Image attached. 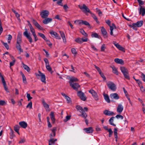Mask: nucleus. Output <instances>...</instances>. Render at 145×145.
<instances>
[{
    "label": "nucleus",
    "mask_w": 145,
    "mask_h": 145,
    "mask_svg": "<svg viewBox=\"0 0 145 145\" xmlns=\"http://www.w3.org/2000/svg\"><path fill=\"white\" fill-rule=\"evenodd\" d=\"M76 108L77 110L79 111L81 114H80V116L82 117L86 118L87 116V114L85 112L88 111V108L87 107H84L83 109L82 107L79 105H77L76 106Z\"/></svg>",
    "instance_id": "nucleus-1"
},
{
    "label": "nucleus",
    "mask_w": 145,
    "mask_h": 145,
    "mask_svg": "<svg viewBox=\"0 0 145 145\" xmlns=\"http://www.w3.org/2000/svg\"><path fill=\"white\" fill-rule=\"evenodd\" d=\"M143 24V22L142 20H140L138 21L136 23H134L132 25H130V27H133L135 30H137L135 27H140L142 26Z\"/></svg>",
    "instance_id": "nucleus-2"
},
{
    "label": "nucleus",
    "mask_w": 145,
    "mask_h": 145,
    "mask_svg": "<svg viewBox=\"0 0 145 145\" xmlns=\"http://www.w3.org/2000/svg\"><path fill=\"white\" fill-rule=\"evenodd\" d=\"M78 7L80 9H81L82 11L85 13H86L87 12L91 14H92L91 12L90 11L89 8L85 4H83L82 6L79 5Z\"/></svg>",
    "instance_id": "nucleus-3"
},
{
    "label": "nucleus",
    "mask_w": 145,
    "mask_h": 145,
    "mask_svg": "<svg viewBox=\"0 0 145 145\" xmlns=\"http://www.w3.org/2000/svg\"><path fill=\"white\" fill-rule=\"evenodd\" d=\"M108 88L111 90L115 91L116 89V87L115 84L113 82L109 81L107 83Z\"/></svg>",
    "instance_id": "nucleus-4"
},
{
    "label": "nucleus",
    "mask_w": 145,
    "mask_h": 145,
    "mask_svg": "<svg viewBox=\"0 0 145 145\" xmlns=\"http://www.w3.org/2000/svg\"><path fill=\"white\" fill-rule=\"evenodd\" d=\"M39 74L36 73V76L38 77H41L40 80L43 82L46 83V77L45 74L42 73L40 71H39Z\"/></svg>",
    "instance_id": "nucleus-5"
},
{
    "label": "nucleus",
    "mask_w": 145,
    "mask_h": 145,
    "mask_svg": "<svg viewBox=\"0 0 145 145\" xmlns=\"http://www.w3.org/2000/svg\"><path fill=\"white\" fill-rule=\"evenodd\" d=\"M88 39L85 37L82 38L79 37L77 38L75 40V41L78 43L81 44L84 42H86L88 41Z\"/></svg>",
    "instance_id": "nucleus-6"
},
{
    "label": "nucleus",
    "mask_w": 145,
    "mask_h": 145,
    "mask_svg": "<svg viewBox=\"0 0 145 145\" xmlns=\"http://www.w3.org/2000/svg\"><path fill=\"white\" fill-rule=\"evenodd\" d=\"M25 31L23 33L24 35L27 38L30 43H32L33 42V40L32 38L30 35V33H28V31L27 29H25Z\"/></svg>",
    "instance_id": "nucleus-7"
},
{
    "label": "nucleus",
    "mask_w": 145,
    "mask_h": 145,
    "mask_svg": "<svg viewBox=\"0 0 145 145\" xmlns=\"http://www.w3.org/2000/svg\"><path fill=\"white\" fill-rule=\"evenodd\" d=\"M77 95L80 97V99L83 101H85L86 97L84 93L81 91H78L77 93Z\"/></svg>",
    "instance_id": "nucleus-8"
},
{
    "label": "nucleus",
    "mask_w": 145,
    "mask_h": 145,
    "mask_svg": "<svg viewBox=\"0 0 145 145\" xmlns=\"http://www.w3.org/2000/svg\"><path fill=\"white\" fill-rule=\"evenodd\" d=\"M49 14V11L47 10H43L40 13V15L42 18H47Z\"/></svg>",
    "instance_id": "nucleus-9"
},
{
    "label": "nucleus",
    "mask_w": 145,
    "mask_h": 145,
    "mask_svg": "<svg viewBox=\"0 0 145 145\" xmlns=\"http://www.w3.org/2000/svg\"><path fill=\"white\" fill-rule=\"evenodd\" d=\"M89 92L92 95V96L96 101H97L98 100V95L96 92L94 90L91 89L89 90Z\"/></svg>",
    "instance_id": "nucleus-10"
},
{
    "label": "nucleus",
    "mask_w": 145,
    "mask_h": 145,
    "mask_svg": "<svg viewBox=\"0 0 145 145\" xmlns=\"http://www.w3.org/2000/svg\"><path fill=\"white\" fill-rule=\"evenodd\" d=\"M49 33L51 35L52 37H55L58 39H61L60 37L56 32L52 31L50 32Z\"/></svg>",
    "instance_id": "nucleus-11"
},
{
    "label": "nucleus",
    "mask_w": 145,
    "mask_h": 145,
    "mask_svg": "<svg viewBox=\"0 0 145 145\" xmlns=\"http://www.w3.org/2000/svg\"><path fill=\"white\" fill-rule=\"evenodd\" d=\"M70 85L74 90L77 91H78V88L80 87V86L79 84L76 83H74L72 84L71 83Z\"/></svg>",
    "instance_id": "nucleus-12"
},
{
    "label": "nucleus",
    "mask_w": 145,
    "mask_h": 145,
    "mask_svg": "<svg viewBox=\"0 0 145 145\" xmlns=\"http://www.w3.org/2000/svg\"><path fill=\"white\" fill-rule=\"evenodd\" d=\"M101 31L104 38H107L108 37V34L105 29L103 27H101Z\"/></svg>",
    "instance_id": "nucleus-13"
},
{
    "label": "nucleus",
    "mask_w": 145,
    "mask_h": 145,
    "mask_svg": "<svg viewBox=\"0 0 145 145\" xmlns=\"http://www.w3.org/2000/svg\"><path fill=\"white\" fill-rule=\"evenodd\" d=\"M33 23L36 27L39 29L41 30H44V29L39 25L36 20L34 19L33 20Z\"/></svg>",
    "instance_id": "nucleus-14"
},
{
    "label": "nucleus",
    "mask_w": 145,
    "mask_h": 145,
    "mask_svg": "<svg viewBox=\"0 0 145 145\" xmlns=\"http://www.w3.org/2000/svg\"><path fill=\"white\" fill-rule=\"evenodd\" d=\"M33 23L36 27L39 29L41 30H44V29L39 25L36 20L34 19L33 20Z\"/></svg>",
    "instance_id": "nucleus-15"
},
{
    "label": "nucleus",
    "mask_w": 145,
    "mask_h": 145,
    "mask_svg": "<svg viewBox=\"0 0 145 145\" xmlns=\"http://www.w3.org/2000/svg\"><path fill=\"white\" fill-rule=\"evenodd\" d=\"M110 97L112 99L118 100L120 98L118 94L116 93H111L110 95Z\"/></svg>",
    "instance_id": "nucleus-16"
},
{
    "label": "nucleus",
    "mask_w": 145,
    "mask_h": 145,
    "mask_svg": "<svg viewBox=\"0 0 145 145\" xmlns=\"http://www.w3.org/2000/svg\"><path fill=\"white\" fill-rule=\"evenodd\" d=\"M113 44L119 50L122 51L123 52H125V50L124 48L122 47L118 43H116V42L113 41Z\"/></svg>",
    "instance_id": "nucleus-17"
},
{
    "label": "nucleus",
    "mask_w": 145,
    "mask_h": 145,
    "mask_svg": "<svg viewBox=\"0 0 145 145\" xmlns=\"http://www.w3.org/2000/svg\"><path fill=\"white\" fill-rule=\"evenodd\" d=\"M42 101L43 106L46 109V110L47 111H50V108L49 107V105L46 103L44 99H42Z\"/></svg>",
    "instance_id": "nucleus-18"
},
{
    "label": "nucleus",
    "mask_w": 145,
    "mask_h": 145,
    "mask_svg": "<svg viewBox=\"0 0 145 145\" xmlns=\"http://www.w3.org/2000/svg\"><path fill=\"white\" fill-rule=\"evenodd\" d=\"M84 130L87 133H92L93 131V128L91 127L84 128Z\"/></svg>",
    "instance_id": "nucleus-19"
},
{
    "label": "nucleus",
    "mask_w": 145,
    "mask_h": 145,
    "mask_svg": "<svg viewBox=\"0 0 145 145\" xmlns=\"http://www.w3.org/2000/svg\"><path fill=\"white\" fill-rule=\"evenodd\" d=\"M123 107L122 105L120 104H119L117 108V111L120 114L121 113L123 110Z\"/></svg>",
    "instance_id": "nucleus-20"
},
{
    "label": "nucleus",
    "mask_w": 145,
    "mask_h": 145,
    "mask_svg": "<svg viewBox=\"0 0 145 145\" xmlns=\"http://www.w3.org/2000/svg\"><path fill=\"white\" fill-rule=\"evenodd\" d=\"M139 14H141L142 16H144L145 14V8H143L142 6H140V9H139Z\"/></svg>",
    "instance_id": "nucleus-21"
},
{
    "label": "nucleus",
    "mask_w": 145,
    "mask_h": 145,
    "mask_svg": "<svg viewBox=\"0 0 145 145\" xmlns=\"http://www.w3.org/2000/svg\"><path fill=\"white\" fill-rule=\"evenodd\" d=\"M22 35L21 33H19L17 36L16 44H21L22 42Z\"/></svg>",
    "instance_id": "nucleus-22"
},
{
    "label": "nucleus",
    "mask_w": 145,
    "mask_h": 145,
    "mask_svg": "<svg viewBox=\"0 0 145 145\" xmlns=\"http://www.w3.org/2000/svg\"><path fill=\"white\" fill-rule=\"evenodd\" d=\"M114 61L118 64H120L123 65L124 64V61L122 59L119 58H115L114 60Z\"/></svg>",
    "instance_id": "nucleus-23"
},
{
    "label": "nucleus",
    "mask_w": 145,
    "mask_h": 145,
    "mask_svg": "<svg viewBox=\"0 0 145 145\" xmlns=\"http://www.w3.org/2000/svg\"><path fill=\"white\" fill-rule=\"evenodd\" d=\"M19 125L22 128L25 129L27 126V123L24 121H20L19 123Z\"/></svg>",
    "instance_id": "nucleus-24"
},
{
    "label": "nucleus",
    "mask_w": 145,
    "mask_h": 145,
    "mask_svg": "<svg viewBox=\"0 0 145 145\" xmlns=\"http://www.w3.org/2000/svg\"><path fill=\"white\" fill-rule=\"evenodd\" d=\"M52 18H47L43 20V23L45 24H46L51 22L52 21Z\"/></svg>",
    "instance_id": "nucleus-25"
},
{
    "label": "nucleus",
    "mask_w": 145,
    "mask_h": 145,
    "mask_svg": "<svg viewBox=\"0 0 145 145\" xmlns=\"http://www.w3.org/2000/svg\"><path fill=\"white\" fill-rule=\"evenodd\" d=\"M103 113L105 115L108 116L112 115L114 114V113L113 112L110 111L106 110H105Z\"/></svg>",
    "instance_id": "nucleus-26"
},
{
    "label": "nucleus",
    "mask_w": 145,
    "mask_h": 145,
    "mask_svg": "<svg viewBox=\"0 0 145 145\" xmlns=\"http://www.w3.org/2000/svg\"><path fill=\"white\" fill-rule=\"evenodd\" d=\"M114 28H116V27L115 24H114L112 23V24L111 26H110V34L111 35H113V31L114 29Z\"/></svg>",
    "instance_id": "nucleus-27"
},
{
    "label": "nucleus",
    "mask_w": 145,
    "mask_h": 145,
    "mask_svg": "<svg viewBox=\"0 0 145 145\" xmlns=\"http://www.w3.org/2000/svg\"><path fill=\"white\" fill-rule=\"evenodd\" d=\"M16 48L19 52V53L21 54V52H23V50L21 48L20 44H16Z\"/></svg>",
    "instance_id": "nucleus-28"
},
{
    "label": "nucleus",
    "mask_w": 145,
    "mask_h": 145,
    "mask_svg": "<svg viewBox=\"0 0 145 145\" xmlns=\"http://www.w3.org/2000/svg\"><path fill=\"white\" fill-rule=\"evenodd\" d=\"M57 140V139H51L49 140V145H54L55 142Z\"/></svg>",
    "instance_id": "nucleus-29"
},
{
    "label": "nucleus",
    "mask_w": 145,
    "mask_h": 145,
    "mask_svg": "<svg viewBox=\"0 0 145 145\" xmlns=\"http://www.w3.org/2000/svg\"><path fill=\"white\" fill-rule=\"evenodd\" d=\"M20 73L22 76L23 82L25 84H27V82L25 76L22 72H21Z\"/></svg>",
    "instance_id": "nucleus-30"
},
{
    "label": "nucleus",
    "mask_w": 145,
    "mask_h": 145,
    "mask_svg": "<svg viewBox=\"0 0 145 145\" xmlns=\"http://www.w3.org/2000/svg\"><path fill=\"white\" fill-rule=\"evenodd\" d=\"M56 127H54L52 129V133H51L50 135V137H54L56 135Z\"/></svg>",
    "instance_id": "nucleus-31"
},
{
    "label": "nucleus",
    "mask_w": 145,
    "mask_h": 145,
    "mask_svg": "<svg viewBox=\"0 0 145 145\" xmlns=\"http://www.w3.org/2000/svg\"><path fill=\"white\" fill-rule=\"evenodd\" d=\"M104 99L108 103H109L110 102V100L109 99V97L108 95L106 94H104Z\"/></svg>",
    "instance_id": "nucleus-32"
},
{
    "label": "nucleus",
    "mask_w": 145,
    "mask_h": 145,
    "mask_svg": "<svg viewBox=\"0 0 145 145\" xmlns=\"http://www.w3.org/2000/svg\"><path fill=\"white\" fill-rule=\"evenodd\" d=\"M78 80L76 78L74 77H72L70 79V81L69 82L70 84L71 83L72 84L74 83V82H76L78 81Z\"/></svg>",
    "instance_id": "nucleus-33"
},
{
    "label": "nucleus",
    "mask_w": 145,
    "mask_h": 145,
    "mask_svg": "<svg viewBox=\"0 0 145 145\" xmlns=\"http://www.w3.org/2000/svg\"><path fill=\"white\" fill-rule=\"evenodd\" d=\"M20 128V126L18 125H15L14 127V130L19 135H20V133L19 132Z\"/></svg>",
    "instance_id": "nucleus-34"
},
{
    "label": "nucleus",
    "mask_w": 145,
    "mask_h": 145,
    "mask_svg": "<svg viewBox=\"0 0 145 145\" xmlns=\"http://www.w3.org/2000/svg\"><path fill=\"white\" fill-rule=\"evenodd\" d=\"M120 70L123 74L128 71L127 69L124 67H120Z\"/></svg>",
    "instance_id": "nucleus-35"
},
{
    "label": "nucleus",
    "mask_w": 145,
    "mask_h": 145,
    "mask_svg": "<svg viewBox=\"0 0 145 145\" xmlns=\"http://www.w3.org/2000/svg\"><path fill=\"white\" fill-rule=\"evenodd\" d=\"M124 77L127 80L130 79V77L129 74V72L128 71L127 72L123 74Z\"/></svg>",
    "instance_id": "nucleus-36"
},
{
    "label": "nucleus",
    "mask_w": 145,
    "mask_h": 145,
    "mask_svg": "<svg viewBox=\"0 0 145 145\" xmlns=\"http://www.w3.org/2000/svg\"><path fill=\"white\" fill-rule=\"evenodd\" d=\"M118 129L116 128H115L114 129V134L115 138L116 139H117L118 138Z\"/></svg>",
    "instance_id": "nucleus-37"
},
{
    "label": "nucleus",
    "mask_w": 145,
    "mask_h": 145,
    "mask_svg": "<svg viewBox=\"0 0 145 145\" xmlns=\"http://www.w3.org/2000/svg\"><path fill=\"white\" fill-rule=\"evenodd\" d=\"M38 35L41 38H42L44 40H46V38L45 37L44 35L42 33H38Z\"/></svg>",
    "instance_id": "nucleus-38"
},
{
    "label": "nucleus",
    "mask_w": 145,
    "mask_h": 145,
    "mask_svg": "<svg viewBox=\"0 0 145 145\" xmlns=\"http://www.w3.org/2000/svg\"><path fill=\"white\" fill-rule=\"evenodd\" d=\"M80 32L85 37H87L88 36V35L87 33H86L83 29H80Z\"/></svg>",
    "instance_id": "nucleus-39"
},
{
    "label": "nucleus",
    "mask_w": 145,
    "mask_h": 145,
    "mask_svg": "<svg viewBox=\"0 0 145 145\" xmlns=\"http://www.w3.org/2000/svg\"><path fill=\"white\" fill-rule=\"evenodd\" d=\"M23 67L24 69L26 70L28 72H29L30 71V69L27 65L24 64L23 65Z\"/></svg>",
    "instance_id": "nucleus-40"
},
{
    "label": "nucleus",
    "mask_w": 145,
    "mask_h": 145,
    "mask_svg": "<svg viewBox=\"0 0 145 145\" xmlns=\"http://www.w3.org/2000/svg\"><path fill=\"white\" fill-rule=\"evenodd\" d=\"M91 37H92V38L95 37V38H99V37L98 34H97L96 33H92V34H91Z\"/></svg>",
    "instance_id": "nucleus-41"
},
{
    "label": "nucleus",
    "mask_w": 145,
    "mask_h": 145,
    "mask_svg": "<svg viewBox=\"0 0 145 145\" xmlns=\"http://www.w3.org/2000/svg\"><path fill=\"white\" fill-rule=\"evenodd\" d=\"M113 72V73L115 74H116L118 75V71L116 69V68L114 67L112 68Z\"/></svg>",
    "instance_id": "nucleus-42"
},
{
    "label": "nucleus",
    "mask_w": 145,
    "mask_h": 145,
    "mask_svg": "<svg viewBox=\"0 0 145 145\" xmlns=\"http://www.w3.org/2000/svg\"><path fill=\"white\" fill-rule=\"evenodd\" d=\"M113 118H110V120H109V122L110 124V125L114 126H116V125L113 123Z\"/></svg>",
    "instance_id": "nucleus-43"
},
{
    "label": "nucleus",
    "mask_w": 145,
    "mask_h": 145,
    "mask_svg": "<svg viewBox=\"0 0 145 145\" xmlns=\"http://www.w3.org/2000/svg\"><path fill=\"white\" fill-rule=\"evenodd\" d=\"M137 1L139 3V5L140 7V6H141V5H144V2L141 0H137Z\"/></svg>",
    "instance_id": "nucleus-44"
},
{
    "label": "nucleus",
    "mask_w": 145,
    "mask_h": 145,
    "mask_svg": "<svg viewBox=\"0 0 145 145\" xmlns=\"http://www.w3.org/2000/svg\"><path fill=\"white\" fill-rule=\"evenodd\" d=\"M106 48L105 45V44H103L102 45L101 47V52H104L105 50V49Z\"/></svg>",
    "instance_id": "nucleus-45"
},
{
    "label": "nucleus",
    "mask_w": 145,
    "mask_h": 145,
    "mask_svg": "<svg viewBox=\"0 0 145 145\" xmlns=\"http://www.w3.org/2000/svg\"><path fill=\"white\" fill-rule=\"evenodd\" d=\"M108 131L109 133L108 136L109 137H110L112 136L113 132L111 129H109Z\"/></svg>",
    "instance_id": "nucleus-46"
},
{
    "label": "nucleus",
    "mask_w": 145,
    "mask_h": 145,
    "mask_svg": "<svg viewBox=\"0 0 145 145\" xmlns=\"http://www.w3.org/2000/svg\"><path fill=\"white\" fill-rule=\"evenodd\" d=\"M14 136V132L12 130H11V132L10 133V138L11 139H12Z\"/></svg>",
    "instance_id": "nucleus-47"
},
{
    "label": "nucleus",
    "mask_w": 145,
    "mask_h": 145,
    "mask_svg": "<svg viewBox=\"0 0 145 145\" xmlns=\"http://www.w3.org/2000/svg\"><path fill=\"white\" fill-rule=\"evenodd\" d=\"M62 1L63 0H59V1H58L57 2V3L59 5L61 6H63V3L62 2Z\"/></svg>",
    "instance_id": "nucleus-48"
},
{
    "label": "nucleus",
    "mask_w": 145,
    "mask_h": 145,
    "mask_svg": "<svg viewBox=\"0 0 145 145\" xmlns=\"http://www.w3.org/2000/svg\"><path fill=\"white\" fill-rule=\"evenodd\" d=\"M63 9L65 10V11H67L68 9L69 8V7L66 4L64 5H63Z\"/></svg>",
    "instance_id": "nucleus-49"
},
{
    "label": "nucleus",
    "mask_w": 145,
    "mask_h": 145,
    "mask_svg": "<svg viewBox=\"0 0 145 145\" xmlns=\"http://www.w3.org/2000/svg\"><path fill=\"white\" fill-rule=\"evenodd\" d=\"M2 42L4 46L8 50L9 49V46L7 44V43H5L3 42L2 41Z\"/></svg>",
    "instance_id": "nucleus-50"
},
{
    "label": "nucleus",
    "mask_w": 145,
    "mask_h": 145,
    "mask_svg": "<svg viewBox=\"0 0 145 145\" xmlns=\"http://www.w3.org/2000/svg\"><path fill=\"white\" fill-rule=\"evenodd\" d=\"M6 104V103L5 102L2 100H1L0 101V105L4 106Z\"/></svg>",
    "instance_id": "nucleus-51"
},
{
    "label": "nucleus",
    "mask_w": 145,
    "mask_h": 145,
    "mask_svg": "<svg viewBox=\"0 0 145 145\" xmlns=\"http://www.w3.org/2000/svg\"><path fill=\"white\" fill-rule=\"evenodd\" d=\"M87 26H90V24L89 23L86 21L83 20V24Z\"/></svg>",
    "instance_id": "nucleus-52"
},
{
    "label": "nucleus",
    "mask_w": 145,
    "mask_h": 145,
    "mask_svg": "<svg viewBox=\"0 0 145 145\" xmlns=\"http://www.w3.org/2000/svg\"><path fill=\"white\" fill-rule=\"evenodd\" d=\"M46 68L47 69L49 72H50L52 71V69L51 67L49 65H47L46 66Z\"/></svg>",
    "instance_id": "nucleus-53"
},
{
    "label": "nucleus",
    "mask_w": 145,
    "mask_h": 145,
    "mask_svg": "<svg viewBox=\"0 0 145 145\" xmlns=\"http://www.w3.org/2000/svg\"><path fill=\"white\" fill-rule=\"evenodd\" d=\"M71 51L72 53L74 55H76L77 54V52L74 48H72L71 49Z\"/></svg>",
    "instance_id": "nucleus-54"
},
{
    "label": "nucleus",
    "mask_w": 145,
    "mask_h": 145,
    "mask_svg": "<svg viewBox=\"0 0 145 145\" xmlns=\"http://www.w3.org/2000/svg\"><path fill=\"white\" fill-rule=\"evenodd\" d=\"M99 74H100L101 77L103 78V80H106V78L103 73L101 72L100 73H99Z\"/></svg>",
    "instance_id": "nucleus-55"
},
{
    "label": "nucleus",
    "mask_w": 145,
    "mask_h": 145,
    "mask_svg": "<svg viewBox=\"0 0 145 145\" xmlns=\"http://www.w3.org/2000/svg\"><path fill=\"white\" fill-rule=\"evenodd\" d=\"M26 108H32V103L31 101L27 105Z\"/></svg>",
    "instance_id": "nucleus-56"
},
{
    "label": "nucleus",
    "mask_w": 145,
    "mask_h": 145,
    "mask_svg": "<svg viewBox=\"0 0 145 145\" xmlns=\"http://www.w3.org/2000/svg\"><path fill=\"white\" fill-rule=\"evenodd\" d=\"M47 44L50 46H51L52 45V44L51 43L50 41L49 40H47V39L46 38V40H45Z\"/></svg>",
    "instance_id": "nucleus-57"
},
{
    "label": "nucleus",
    "mask_w": 145,
    "mask_h": 145,
    "mask_svg": "<svg viewBox=\"0 0 145 145\" xmlns=\"http://www.w3.org/2000/svg\"><path fill=\"white\" fill-rule=\"evenodd\" d=\"M77 22L79 24H83V20H76L75 22L74 23Z\"/></svg>",
    "instance_id": "nucleus-58"
},
{
    "label": "nucleus",
    "mask_w": 145,
    "mask_h": 145,
    "mask_svg": "<svg viewBox=\"0 0 145 145\" xmlns=\"http://www.w3.org/2000/svg\"><path fill=\"white\" fill-rule=\"evenodd\" d=\"M65 98L67 99V103H70L71 102V99L68 96H66Z\"/></svg>",
    "instance_id": "nucleus-59"
},
{
    "label": "nucleus",
    "mask_w": 145,
    "mask_h": 145,
    "mask_svg": "<svg viewBox=\"0 0 145 145\" xmlns=\"http://www.w3.org/2000/svg\"><path fill=\"white\" fill-rule=\"evenodd\" d=\"M94 65L95 67V69H97V71L99 72V73H100L101 72V69L99 67L95 65Z\"/></svg>",
    "instance_id": "nucleus-60"
},
{
    "label": "nucleus",
    "mask_w": 145,
    "mask_h": 145,
    "mask_svg": "<svg viewBox=\"0 0 145 145\" xmlns=\"http://www.w3.org/2000/svg\"><path fill=\"white\" fill-rule=\"evenodd\" d=\"M136 82L138 84L139 86H140L142 84V82L139 79L135 80Z\"/></svg>",
    "instance_id": "nucleus-61"
},
{
    "label": "nucleus",
    "mask_w": 145,
    "mask_h": 145,
    "mask_svg": "<svg viewBox=\"0 0 145 145\" xmlns=\"http://www.w3.org/2000/svg\"><path fill=\"white\" fill-rule=\"evenodd\" d=\"M44 61L45 63L46 66L49 65L48 60L47 58H45L44 59Z\"/></svg>",
    "instance_id": "nucleus-62"
},
{
    "label": "nucleus",
    "mask_w": 145,
    "mask_h": 145,
    "mask_svg": "<svg viewBox=\"0 0 145 145\" xmlns=\"http://www.w3.org/2000/svg\"><path fill=\"white\" fill-rule=\"evenodd\" d=\"M5 89V90L7 92H9V91L8 89V88L7 87V84L3 85Z\"/></svg>",
    "instance_id": "nucleus-63"
},
{
    "label": "nucleus",
    "mask_w": 145,
    "mask_h": 145,
    "mask_svg": "<svg viewBox=\"0 0 145 145\" xmlns=\"http://www.w3.org/2000/svg\"><path fill=\"white\" fill-rule=\"evenodd\" d=\"M15 60H13L12 61L10 62V67L11 66H13L15 64Z\"/></svg>",
    "instance_id": "nucleus-64"
}]
</instances>
